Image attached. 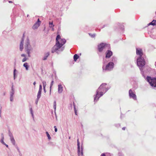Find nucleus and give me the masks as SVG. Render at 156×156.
<instances>
[{"instance_id":"obj_23","label":"nucleus","mask_w":156,"mask_h":156,"mask_svg":"<svg viewBox=\"0 0 156 156\" xmlns=\"http://www.w3.org/2000/svg\"><path fill=\"white\" fill-rule=\"evenodd\" d=\"M56 103L55 101L53 103V107L54 109L55 113L56 109Z\"/></svg>"},{"instance_id":"obj_9","label":"nucleus","mask_w":156,"mask_h":156,"mask_svg":"<svg viewBox=\"0 0 156 156\" xmlns=\"http://www.w3.org/2000/svg\"><path fill=\"white\" fill-rule=\"evenodd\" d=\"M14 90L13 88V85L11 87V91L10 92V101L11 102H12L13 101V98H14Z\"/></svg>"},{"instance_id":"obj_51","label":"nucleus","mask_w":156,"mask_h":156,"mask_svg":"<svg viewBox=\"0 0 156 156\" xmlns=\"http://www.w3.org/2000/svg\"><path fill=\"white\" fill-rule=\"evenodd\" d=\"M155 13H156V12H155Z\"/></svg>"},{"instance_id":"obj_22","label":"nucleus","mask_w":156,"mask_h":156,"mask_svg":"<svg viewBox=\"0 0 156 156\" xmlns=\"http://www.w3.org/2000/svg\"><path fill=\"white\" fill-rule=\"evenodd\" d=\"M79 58V56L77 54H75L73 56L74 61H76Z\"/></svg>"},{"instance_id":"obj_46","label":"nucleus","mask_w":156,"mask_h":156,"mask_svg":"<svg viewBox=\"0 0 156 156\" xmlns=\"http://www.w3.org/2000/svg\"><path fill=\"white\" fill-rule=\"evenodd\" d=\"M52 29H51V30L53 31H54V27H51Z\"/></svg>"},{"instance_id":"obj_41","label":"nucleus","mask_w":156,"mask_h":156,"mask_svg":"<svg viewBox=\"0 0 156 156\" xmlns=\"http://www.w3.org/2000/svg\"><path fill=\"white\" fill-rule=\"evenodd\" d=\"M45 88V87H44V88H43V89H44V91L45 93L46 92Z\"/></svg>"},{"instance_id":"obj_13","label":"nucleus","mask_w":156,"mask_h":156,"mask_svg":"<svg viewBox=\"0 0 156 156\" xmlns=\"http://www.w3.org/2000/svg\"><path fill=\"white\" fill-rule=\"evenodd\" d=\"M107 51L106 53V58H109L112 55V52L109 50V49H107Z\"/></svg>"},{"instance_id":"obj_44","label":"nucleus","mask_w":156,"mask_h":156,"mask_svg":"<svg viewBox=\"0 0 156 156\" xmlns=\"http://www.w3.org/2000/svg\"><path fill=\"white\" fill-rule=\"evenodd\" d=\"M112 61H113L114 60H115V58L114 57H112Z\"/></svg>"},{"instance_id":"obj_17","label":"nucleus","mask_w":156,"mask_h":156,"mask_svg":"<svg viewBox=\"0 0 156 156\" xmlns=\"http://www.w3.org/2000/svg\"><path fill=\"white\" fill-rule=\"evenodd\" d=\"M16 72H17V71L15 69H14L13 71L14 80H15L17 76V75L16 74Z\"/></svg>"},{"instance_id":"obj_32","label":"nucleus","mask_w":156,"mask_h":156,"mask_svg":"<svg viewBox=\"0 0 156 156\" xmlns=\"http://www.w3.org/2000/svg\"><path fill=\"white\" fill-rule=\"evenodd\" d=\"M16 149H17V151H18V152H19V155H20V154H21V152H20V149H19V147H18L17 146H16Z\"/></svg>"},{"instance_id":"obj_47","label":"nucleus","mask_w":156,"mask_h":156,"mask_svg":"<svg viewBox=\"0 0 156 156\" xmlns=\"http://www.w3.org/2000/svg\"><path fill=\"white\" fill-rule=\"evenodd\" d=\"M122 129L123 130H125V127H124L123 128H122Z\"/></svg>"},{"instance_id":"obj_50","label":"nucleus","mask_w":156,"mask_h":156,"mask_svg":"<svg viewBox=\"0 0 156 156\" xmlns=\"http://www.w3.org/2000/svg\"><path fill=\"white\" fill-rule=\"evenodd\" d=\"M21 154H20V156H21Z\"/></svg>"},{"instance_id":"obj_18","label":"nucleus","mask_w":156,"mask_h":156,"mask_svg":"<svg viewBox=\"0 0 156 156\" xmlns=\"http://www.w3.org/2000/svg\"><path fill=\"white\" fill-rule=\"evenodd\" d=\"M23 66L25 68L26 70H28L29 66L28 65V63L27 62L23 64Z\"/></svg>"},{"instance_id":"obj_21","label":"nucleus","mask_w":156,"mask_h":156,"mask_svg":"<svg viewBox=\"0 0 156 156\" xmlns=\"http://www.w3.org/2000/svg\"><path fill=\"white\" fill-rule=\"evenodd\" d=\"M41 91H38L37 94V98L38 99H39L41 97Z\"/></svg>"},{"instance_id":"obj_26","label":"nucleus","mask_w":156,"mask_h":156,"mask_svg":"<svg viewBox=\"0 0 156 156\" xmlns=\"http://www.w3.org/2000/svg\"><path fill=\"white\" fill-rule=\"evenodd\" d=\"M46 133L47 135V136L48 137V139L49 140H50L51 139V137L50 136V135L48 133V132H46Z\"/></svg>"},{"instance_id":"obj_20","label":"nucleus","mask_w":156,"mask_h":156,"mask_svg":"<svg viewBox=\"0 0 156 156\" xmlns=\"http://www.w3.org/2000/svg\"><path fill=\"white\" fill-rule=\"evenodd\" d=\"M149 25H151L153 26L156 25V20H154L151 22L149 23Z\"/></svg>"},{"instance_id":"obj_5","label":"nucleus","mask_w":156,"mask_h":156,"mask_svg":"<svg viewBox=\"0 0 156 156\" xmlns=\"http://www.w3.org/2000/svg\"><path fill=\"white\" fill-rule=\"evenodd\" d=\"M137 63L138 66L139 67L140 70H142V67L145 64V61L144 58L142 56H139L137 58Z\"/></svg>"},{"instance_id":"obj_38","label":"nucleus","mask_w":156,"mask_h":156,"mask_svg":"<svg viewBox=\"0 0 156 156\" xmlns=\"http://www.w3.org/2000/svg\"><path fill=\"white\" fill-rule=\"evenodd\" d=\"M38 100L39 99H38L37 98V99L36 100V101H35V103L36 104H37V103H38Z\"/></svg>"},{"instance_id":"obj_31","label":"nucleus","mask_w":156,"mask_h":156,"mask_svg":"<svg viewBox=\"0 0 156 156\" xmlns=\"http://www.w3.org/2000/svg\"><path fill=\"white\" fill-rule=\"evenodd\" d=\"M73 106H74V109L75 114L76 115H77V111H76V109L75 106V105H74V104H73Z\"/></svg>"},{"instance_id":"obj_40","label":"nucleus","mask_w":156,"mask_h":156,"mask_svg":"<svg viewBox=\"0 0 156 156\" xmlns=\"http://www.w3.org/2000/svg\"><path fill=\"white\" fill-rule=\"evenodd\" d=\"M1 112H2V108H1L0 109V116H1Z\"/></svg>"},{"instance_id":"obj_12","label":"nucleus","mask_w":156,"mask_h":156,"mask_svg":"<svg viewBox=\"0 0 156 156\" xmlns=\"http://www.w3.org/2000/svg\"><path fill=\"white\" fill-rule=\"evenodd\" d=\"M24 34H23V37L22 38L20 44V51H22L23 48V43H24Z\"/></svg>"},{"instance_id":"obj_4","label":"nucleus","mask_w":156,"mask_h":156,"mask_svg":"<svg viewBox=\"0 0 156 156\" xmlns=\"http://www.w3.org/2000/svg\"><path fill=\"white\" fill-rule=\"evenodd\" d=\"M105 59H104L103 61V65L102 67L103 70L110 71L112 70L114 67V64L112 62H110L105 66Z\"/></svg>"},{"instance_id":"obj_33","label":"nucleus","mask_w":156,"mask_h":156,"mask_svg":"<svg viewBox=\"0 0 156 156\" xmlns=\"http://www.w3.org/2000/svg\"><path fill=\"white\" fill-rule=\"evenodd\" d=\"M42 90V87L41 85L40 84L39 86V91H41Z\"/></svg>"},{"instance_id":"obj_8","label":"nucleus","mask_w":156,"mask_h":156,"mask_svg":"<svg viewBox=\"0 0 156 156\" xmlns=\"http://www.w3.org/2000/svg\"><path fill=\"white\" fill-rule=\"evenodd\" d=\"M77 145L78 147V156H80V155H82L83 154V148L81 147V152L80 151V142L79 141L78 139L77 140Z\"/></svg>"},{"instance_id":"obj_49","label":"nucleus","mask_w":156,"mask_h":156,"mask_svg":"<svg viewBox=\"0 0 156 156\" xmlns=\"http://www.w3.org/2000/svg\"><path fill=\"white\" fill-rule=\"evenodd\" d=\"M155 66L156 67V62H155Z\"/></svg>"},{"instance_id":"obj_25","label":"nucleus","mask_w":156,"mask_h":156,"mask_svg":"<svg viewBox=\"0 0 156 156\" xmlns=\"http://www.w3.org/2000/svg\"><path fill=\"white\" fill-rule=\"evenodd\" d=\"M49 27H53L54 26V25H53V22H49Z\"/></svg>"},{"instance_id":"obj_45","label":"nucleus","mask_w":156,"mask_h":156,"mask_svg":"<svg viewBox=\"0 0 156 156\" xmlns=\"http://www.w3.org/2000/svg\"><path fill=\"white\" fill-rule=\"evenodd\" d=\"M101 156H105V154H103L101 155Z\"/></svg>"},{"instance_id":"obj_35","label":"nucleus","mask_w":156,"mask_h":156,"mask_svg":"<svg viewBox=\"0 0 156 156\" xmlns=\"http://www.w3.org/2000/svg\"><path fill=\"white\" fill-rule=\"evenodd\" d=\"M9 135L10 137V138H11V137H13V136H12V133H9Z\"/></svg>"},{"instance_id":"obj_39","label":"nucleus","mask_w":156,"mask_h":156,"mask_svg":"<svg viewBox=\"0 0 156 156\" xmlns=\"http://www.w3.org/2000/svg\"><path fill=\"white\" fill-rule=\"evenodd\" d=\"M119 156H123V155L120 153H119Z\"/></svg>"},{"instance_id":"obj_28","label":"nucleus","mask_w":156,"mask_h":156,"mask_svg":"<svg viewBox=\"0 0 156 156\" xmlns=\"http://www.w3.org/2000/svg\"><path fill=\"white\" fill-rule=\"evenodd\" d=\"M30 113L31 114V115H32V117L33 118L34 117V114H33V110H32V108H30Z\"/></svg>"},{"instance_id":"obj_43","label":"nucleus","mask_w":156,"mask_h":156,"mask_svg":"<svg viewBox=\"0 0 156 156\" xmlns=\"http://www.w3.org/2000/svg\"><path fill=\"white\" fill-rule=\"evenodd\" d=\"M36 84V82L35 81H34V83H33V84L34 86H35V84Z\"/></svg>"},{"instance_id":"obj_7","label":"nucleus","mask_w":156,"mask_h":156,"mask_svg":"<svg viewBox=\"0 0 156 156\" xmlns=\"http://www.w3.org/2000/svg\"><path fill=\"white\" fill-rule=\"evenodd\" d=\"M147 81L152 87H156V78H151L150 76H147Z\"/></svg>"},{"instance_id":"obj_14","label":"nucleus","mask_w":156,"mask_h":156,"mask_svg":"<svg viewBox=\"0 0 156 156\" xmlns=\"http://www.w3.org/2000/svg\"><path fill=\"white\" fill-rule=\"evenodd\" d=\"M136 53L137 55H139V56H142L143 55L142 50L140 48H136Z\"/></svg>"},{"instance_id":"obj_24","label":"nucleus","mask_w":156,"mask_h":156,"mask_svg":"<svg viewBox=\"0 0 156 156\" xmlns=\"http://www.w3.org/2000/svg\"><path fill=\"white\" fill-rule=\"evenodd\" d=\"M54 83V81L53 80H52L51 81V84H50V94H51V87H52V86L53 85Z\"/></svg>"},{"instance_id":"obj_16","label":"nucleus","mask_w":156,"mask_h":156,"mask_svg":"<svg viewBox=\"0 0 156 156\" xmlns=\"http://www.w3.org/2000/svg\"><path fill=\"white\" fill-rule=\"evenodd\" d=\"M50 55V52H47L44 54V56L42 58V60H46L48 57Z\"/></svg>"},{"instance_id":"obj_1","label":"nucleus","mask_w":156,"mask_h":156,"mask_svg":"<svg viewBox=\"0 0 156 156\" xmlns=\"http://www.w3.org/2000/svg\"><path fill=\"white\" fill-rule=\"evenodd\" d=\"M66 42L65 39L61 38L60 35H58L56 37L55 44L51 48V52L53 53L56 52L57 54H59L64 49V47L62 46Z\"/></svg>"},{"instance_id":"obj_27","label":"nucleus","mask_w":156,"mask_h":156,"mask_svg":"<svg viewBox=\"0 0 156 156\" xmlns=\"http://www.w3.org/2000/svg\"><path fill=\"white\" fill-rule=\"evenodd\" d=\"M42 84H43V88L45 87L46 85V81H42Z\"/></svg>"},{"instance_id":"obj_42","label":"nucleus","mask_w":156,"mask_h":156,"mask_svg":"<svg viewBox=\"0 0 156 156\" xmlns=\"http://www.w3.org/2000/svg\"><path fill=\"white\" fill-rule=\"evenodd\" d=\"M4 145H5L7 147H8V145L7 144H6L5 143V144H4Z\"/></svg>"},{"instance_id":"obj_11","label":"nucleus","mask_w":156,"mask_h":156,"mask_svg":"<svg viewBox=\"0 0 156 156\" xmlns=\"http://www.w3.org/2000/svg\"><path fill=\"white\" fill-rule=\"evenodd\" d=\"M41 23V22L40 21L39 19H38L37 22H36L33 26L32 28L34 30L37 29L40 26Z\"/></svg>"},{"instance_id":"obj_37","label":"nucleus","mask_w":156,"mask_h":156,"mask_svg":"<svg viewBox=\"0 0 156 156\" xmlns=\"http://www.w3.org/2000/svg\"><path fill=\"white\" fill-rule=\"evenodd\" d=\"M21 56L22 57H26V55L24 54H22L21 55Z\"/></svg>"},{"instance_id":"obj_10","label":"nucleus","mask_w":156,"mask_h":156,"mask_svg":"<svg viewBox=\"0 0 156 156\" xmlns=\"http://www.w3.org/2000/svg\"><path fill=\"white\" fill-rule=\"evenodd\" d=\"M129 94L130 98H132L134 100L136 99V96L135 94L131 90H129Z\"/></svg>"},{"instance_id":"obj_19","label":"nucleus","mask_w":156,"mask_h":156,"mask_svg":"<svg viewBox=\"0 0 156 156\" xmlns=\"http://www.w3.org/2000/svg\"><path fill=\"white\" fill-rule=\"evenodd\" d=\"M10 140L11 141L12 143V144L15 145V141L14 139V138L13 137H11V138H10Z\"/></svg>"},{"instance_id":"obj_3","label":"nucleus","mask_w":156,"mask_h":156,"mask_svg":"<svg viewBox=\"0 0 156 156\" xmlns=\"http://www.w3.org/2000/svg\"><path fill=\"white\" fill-rule=\"evenodd\" d=\"M24 48L28 54V56L30 57V54L32 51L33 48L30 44L29 40L28 38H27L25 41Z\"/></svg>"},{"instance_id":"obj_48","label":"nucleus","mask_w":156,"mask_h":156,"mask_svg":"<svg viewBox=\"0 0 156 156\" xmlns=\"http://www.w3.org/2000/svg\"><path fill=\"white\" fill-rule=\"evenodd\" d=\"M9 2L10 3H12V2L11 1H9Z\"/></svg>"},{"instance_id":"obj_36","label":"nucleus","mask_w":156,"mask_h":156,"mask_svg":"<svg viewBox=\"0 0 156 156\" xmlns=\"http://www.w3.org/2000/svg\"><path fill=\"white\" fill-rule=\"evenodd\" d=\"M54 128H55V132H57V129L56 128V126H54Z\"/></svg>"},{"instance_id":"obj_2","label":"nucleus","mask_w":156,"mask_h":156,"mask_svg":"<svg viewBox=\"0 0 156 156\" xmlns=\"http://www.w3.org/2000/svg\"><path fill=\"white\" fill-rule=\"evenodd\" d=\"M106 83L102 84L96 91V95L94 97V101H97L99 98L102 96L109 89L108 87H106Z\"/></svg>"},{"instance_id":"obj_29","label":"nucleus","mask_w":156,"mask_h":156,"mask_svg":"<svg viewBox=\"0 0 156 156\" xmlns=\"http://www.w3.org/2000/svg\"><path fill=\"white\" fill-rule=\"evenodd\" d=\"M4 137L3 136L2 138V139H1V143L3 144H5V143L4 142Z\"/></svg>"},{"instance_id":"obj_6","label":"nucleus","mask_w":156,"mask_h":156,"mask_svg":"<svg viewBox=\"0 0 156 156\" xmlns=\"http://www.w3.org/2000/svg\"><path fill=\"white\" fill-rule=\"evenodd\" d=\"M110 45L105 43H102L98 46V49L100 52H101L103 50L109 49Z\"/></svg>"},{"instance_id":"obj_34","label":"nucleus","mask_w":156,"mask_h":156,"mask_svg":"<svg viewBox=\"0 0 156 156\" xmlns=\"http://www.w3.org/2000/svg\"><path fill=\"white\" fill-rule=\"evenodd\" d=\"M27 59V58L26 57L24 58L22 60V62H25Z\"/></svg>"},{"instance_id":"obj_30","label":"nucleus","mask_w":156,"mask_h":156,"mask_svg":"<svg viewBox=\"0 0 156 156\" xmlns=\"http://www.w3.org/2000/svg\"><path fill=\"white\" fill-rule=\"evenodd\" d=\"M89 35L92 37H94L95 36V34H89Z\"/></svg>"},{"instance_id":"obj_15","label":"nucleus","mask_w":156,"mask_h":156,"mask_svg":"<svg viewBox=\"0 0 156 156\" xmlns=\"http://www.w3.org/2000/svg\"><path fill=\"white\" fill-rule=\"evenodd\" d=\"M63 89V87L62 85L59 84L58 85V93H62Z\"/></svg>"}]
</instances>
